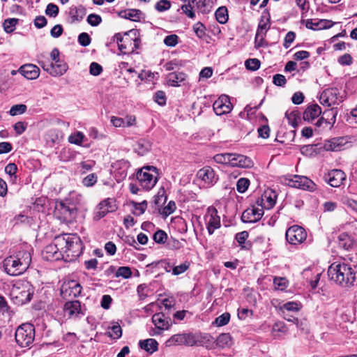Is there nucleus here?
<instances>
[{"instance_id": "obj_28", "label": "nucleus", "mask_w": 357, "mask_h": 357, "mask_svg": "<svg viewBox=\"0 0 357 357\" xmlns=\"http://www.w3.org/2000/svg\"><path fill=\"white\" fill-rule=\"evenodd\" d=\"M69 15L73 22H79L86 15V8L82 5L79 6H72L70 8Z\"/></svg>"}, {"instance_id": "obj_30", "label": "nucleus", "mask_w": 357, "mask_h": 357, "mask_svg": "<svg viewBox=\"0 0 357 357\" xmlns=\"http://www.w3.org/2000/svg\"><path fill=\"white\" fill-rule=\"evenodd\" d=\"M337 108H330L323 112V116L326 118V127L328 126L331 130L336 121V116L337 115Z\"/></svg>"}, {"instance_id": "obj_27", "label": "nucleus", "mask_w": 357, "mask_h": 357, "mask_svg": "<svg viewBox=\"0 0 357 357\" xmlns=\"http://www.w3.org/2000/svg\"><path fill=\"white\" fill-rule=\"evenodd\" d=\"M186 77V75L183 72L170 73L167 76V82L171 86H178L183 82Z\"/></svg>"}, {"instance_id": "obj_52", "label": "nucleus", "mask_w": 357, "mask_h": 357, "mask_svg": "<svg viewBox=\"0 0 357 357\" xmlns=\"http://www.w3.org/2000/svg\"><path fill=\"white\" fill-rule=\"evenodd\" d=\"M245 66L248 70H256L260 67V61L257 59H248L245 61Z\"/></svg>"}, {"instance_id": "obj_40", "label": "nucleus", "mask_w": 357, "mask_h": 357, "mask_svg": "<svg viewBox=\"0 0 357 357\" xmlns=\"http://www.w3.org/2000/svg\"><path fill=\"white\" fill-rule=\"evenodd\" d=\"M237 160H238V162L234 163V165H236V167L248 168L253 165L252 160L245 155L239 154V156H237Z\"/></svg>"}, {"instance_id": "obj_35", "label": "nucleus", "mask_w": 357, "mask_h": 357, "mask_svg": "<svg viewBox=\"0 0 357 357\" xmlns=\"http://www.w3.org/2000/svg\"><path fill=\"white\" fill-rule=\"evenodd\" d=\"M215 16L220 24L227 23L229 19L227 8L225 6L219 7L215 13Z\"/></svg>"}, {"instance_id": "obj_25", "label": "nucleus", "mask_w": 357, "mask_h": 357, "mask_svg": "<svg viewBox=\"0 0 357 357\" xmlns=\"http://www.w3.org/2000/svg\"><path fill=\"white\" fill-rule=\"evenodd\" d=\"M346 140L343 137L333 138L324 143V149L326 151H337L345 144Z\"/></svg>"}, {"instance_id": "obj_16", "label": "nucleus", "mask_w": 357, "mask_h": 357, "mask_svg": "<svg viewBox=\"0 0 357 357\" xmlns=\"http://www.w3.org/2000/svg\"><path fill=\"white\" fill-rule=\"evenodd\" d=\"M152 322L155 326V329H152L153 332H150L151 335L160 333L161 331L168 329L169 327V319L165 317L163 313H156L152 317Z\"/></svg>"}, {"instance_id": "obj_7", "label": "nucleus", "mask_w": 357, "mask_h": 357, "mask_svg": "<svg viewBox=\"0 0 357 357\" xmlns=\"http://www.w3.org/2000/svg\"><path fill=\"white\" fill-rule=\"evenodd\" d=\"M156 168L154 167H144L137 173V178L142 187L146 190L153 188L157 183Z\"/></svg>"}, {"instance_id": "obj_32", "label": "nucleus", "mask_w": 357, "mask_h": 357, "mask_svg": "<svg viewBox=\"0 0 357 357\" xmlns=\"http://www.w3.org/2000/svg\"><path fill=\"white\" fill-rule=\"evenodd\" d=\"M232 344L233 341L229 333H222L216 339V345L220 348L230 347Z\"/></svg>"}, {"instance_id": "obj_11", "label": "nucleus", "mask_w": 357, "mask_h": 357, "mask_svg": "<svg viewBox=\"0 0 357 357\" xmlns=\"http://www.w3.org/2000/svg\"><path fill=\"white\" fill-rule=\"evenodd\" d=\"M82 287L80 284L75 280L64 282L61 287V295L65 299L75 298L80 295Z\"/></svg>"}, {"instance_id": "obj_41", "label": "nucleus", "mask_w": 357, "mask_h": 357, "mask_svg": "<svg viewBox=\"0 0 357 357\" xmlns=\"http://www.w3.org/2000/svg\"><path fill=\"white\" fill-rule=\"evenodd\" d=\"M18 21L19 20L16 18H9L5 20L3 23V27L4 31L8 33L13 32L14 30L15 29Z\"/></svg>"}, {"instance_id": "obj_55", "label": "nucleus", "mask_w": 357, "mask_h": 357, "mask_svg": "<svg viewBox=\"0 0 357 357\" xmlns=\"http://www.w3.org/2000/svg\"><path fill=\"white\" fill-rule=\"evenodd\" d=\"M153 238L155 242L163 244L167 238V235L164 231L158 230L153 234Z\"/></svg>"}, {"instance_id": "obj_39", "label": "nucleus", "mask_w": 357, "mask_h": 357, "mask_svg": "<svg viewBox=\"0 0 357 357\" xmlns=\"http://www.w3.org/2000/svg\"><path fill=\"white\" fill-rule=\"evenodd\" d=\"M119 15L127 20L138 21L140 18V12L137 10H123L119 13Z\"/></svg>"}, {"instance_id": "obj_8", "label": "nucleus", "mask_w": 357, "mask_h": 357, "mask_svg": "<svg viewBox=\"0 0 357 357\" xmlns=\"http://www.w3.org/2000/svg\"><path fill=\"white\" fill-rule=\"evenodd\" d=\"M287 184L290 187L299 188L304 190L314 191L316 189L315 183L304 176L293 175L286 179Z\"/></svg>"}, {"instance_id": "obj_61", "label": "nucleus", "mask_w": 357, "mask_h": 357, "mask_svg": "<svg viewBox=\"0 0 357 357\" xmlns=\"http://www.w3.org/2000/svg\"><path fill=\"white\" fill-rule=\"evenodd\" d=\"M45 13L50 17H55L59 13V7L54 3H49L47 6Z\"/></svg>"}, {"instance_id": "obj_62", "label": "nucleus", "mask_w": 357, "mask_h": 357, "mask_svg": "<svg viewBox=\"0 0 357 357\" xmlns=\"http://www.w3.org/2000/svg\"><path fill=\"white\" fill-rule=\"evenodd\" d=\"M91 41V38L87 33L83 32L78 36V43L83 47L89 46Z\"/></svg>"}, {"instance_id": "obj_45", "label": "nucleus", "mask_w": 357, "mask_h": 357, "mask_svg": "<svg viewBox=\"0 0 357 357\" xmlns=\"http://www.w3.org/2000/svg\"><path fill=\"white\" fill-rule=\"evenodd\" d=\"M108 336L113 339H119L122 335V329L119 324H114L109 328Z\"/></svg>"}, {"instance_id": "obj_57", "label": "nucleus", "mask_w": 357, "mask_h": 357, "mask_svg": "<svg viewBox=\"0 0 357 357\" xmlns=\"http://www.w3.org/2000/svg\"><path fill=\"white\" fill-rule=\"evenodd\" d=\"M102 22V18L99 15L90 14L87 17V22L92 26H96L99 25Z\"/></svg>"}, {"instance_id": "obj_60", "label": "nucleus", "mask_w": 357, "mask_h": 357, "mask_svg": "<svg viewBox=\"0 0 357 357\" xmlns=\"http://www.w3.org/2000/svg\"><path fill=\"white\" fill-rule=\"evenodd\" d=\"M211 2V0H197L196 7L197 9L200 10L202 13H208L210 10L206 9V7L210 5Z\"/></svg>"}, {"instance_id": "obj_34", "label": "nucleus", "mask_w": 357, "mask_h": 357, "mask_svg": "<svg viewBox=\"0 0 357 357\" xmlns=\"http://www.w3.org/2000/svg\"><path fill=\"white\" fill-rule=\"evenodd\" d=\"M188 337H189V335L186 334H176L172 335L166 342V344L167 346L185 344L187 342Z\"/></svg>"}, {"instance_id": "obj_24", "label": "nucleus", "mask_w": 357, "mask_h": 357, "mask_svg": "<svg viewBox=\"0 0 357 357\" xmlns=\"http://www.w3.org/2000/svg\"><path fill=\"white\" fill-rule=\"evenodd\" d=\"M337 89H326L323 91L320 96V102L323 105L331 106L337 103Z\"/></svg>"}, {"instance_id": "obj_53", "label": "nucleus", "mask_w": 357, "mask_h": 357, "mask_svg": "<svg viewBox=\"0 0 357 357\" xmlns=\"http://www.w3.org/2000/svg\"><path fill=\"white\" fill-rule=\"evenodd\" d=\"M98 180V177L96 174H90L83 178L82 183L84 186L91 187L93 186Z\"/></svg>"}, {"instance_id": "obj_20", "label": "nucleus", "mask_w": 357, "mask_h": 357, "mask_svg": "<svg viewBox=\"0 0 357 357\" xmlns=\"http://www.w3.org/2000/svg\"><path fill=\"white\" fill-rule=\"evenodd\" d=\"M40 66L44 70L54 77L63 75L68 69V65L66 63L54 64L51 63L50 64H45L44 62H41Z\"/></svg>"}, {"instance_id": "obj_22", "label": "nucleus", "mask_w": 357, "mask_h": 357, "mask_svg": "<svg viewBox=\"0 0 357 357\" xmlns=\"http://www.w3.org/2000/svg\"><path fill=\"white\" fill-rule=\"evenodd\" d=\"M64 313L69 318L77 317L82 314L81 303L79 301L66 302L63 307Z\"/></svg>"}, {"instance_id": "obj_44", "label": "nucleus", "mask_w": 357, "mask_h": 357, "mask_svg": "<svg viewBox=\"0 0 357 357\" xmlns=\"http://www.w3.org/2000/svg\"><path fill=\"white\" fill-rule=\"evenodd\" d=\"M294 322L297 328L301 330L303 333L308 334L310 333V326L306 319L298 320V319H294Z\"/></svg>"}, {"instance_id": "obj_2", "label": "nucleus", "mask_w": 357, "mask_h": 357, "mask_svg": "<svg viewBox=\"0 0 357 357\" xmlns=\"http://www.w3.org/2000/svg\"><path fill=\"white\" fill-rule=\"evenodd\" d=\"M56 242L61 250L64 261L75 260L82 253L83 245L77 234H63L56 236Z\"/></svg>"}, {"instance_id": "obj_1", "label": "nucleus", "mask_w": 357, "mask_h": 357, "mask_svg": "<svg viewBox=\"0 0 357 357\" xmlns=\"http://www.w3.org/2000/svg\"><path fill=\"white\" fill-rule=\"evenodd\" d=\"M329 279L342 287H351L356 281V272L346 263L334 262L328 269Z\"/></svg>"}, {"instance_id": "obj_58", "label": "nucleus", "mask_w": 357, "mask_h": 357, "mask_svg": "<svg viewBox=\"0 0 357 357\" xmlns=\"http://www.w3.org/2000/svg\"><path fill=\"white\" fill-rule=\"evenodd\" d=\"M102 72V67L96 62H92L89 66V73L93 76H98Z\"/></svg>"}, {"instance_id": "obj_10", "label": "nucleus", "mask_w": 357, "mask_h": 357, "mask_svg": "<svg viewBox=\"0 0 357 357\" xmlns=\"http://www.w3.org/2000/svg\"><path fill=\"white\" fill-rule=\"evenodd\" d=\"M204 220L206 225L208 232L210 235L214 233V231L220 227V218L218 214V211L215 207L210 206L204 215Z\"/></svg>"}, {"instance_id": "obj_50", "label": "nucleus", "mask_w": 357, "mask_h": 357, "mask_svg": "<svg viewBox=\"0 0 357 357\" xmlns=\"http://www.w3.org/2000/svg\"><path fill=\"white\" fill-rule=\"evenodd\" d=\"M190 267V262L185 261L183 264L178 266H174L172 268V274L174 275H178L184 272H185L188 268Z\"/></svg>"}, {"instance_id": "obj_6", "label": "nucleus", "mask_w": 357, "mask_h": 357, "mask_svg": "<svg viewBox=\"0 0 357 357\" xmlns=\"http://www.w3.org/2000/svg\"><path fill=\"white\" fill-rule=\"evenodd\" d=\"M15 341L21 347H29L34 340L35 329L31 324H23L15 332Z\"/></svg>"}, {"instance_id": "obj_18", "label": "nucleus", "mask_w": 357, "mask_h": 357, "mask_svg": "<svg viewBox=\"0 0 357 357\" xmlns=\"http://www.w3.org/2000/svg\"><path fill=\"white\" fill-rule=\"evenodd\" d=\"M277 195L271 190L264 191L261 197L257 201V204L263 210L273 208L275 204Z\"/></svg>"}, {"instance_id": "obj_37", "label": "nucleus", "mask_w": 357, "mask_h": 357, "mask_svg": "<svg viewBox=\"0 0 357 357\" xmlns=\"http://www.w3.org/2000/svg\"><path fill=\"white\" fill-rule=\"evenodd\" d=\"M126 40H123V43H121L119 50L122 54H131L133 53V48H131L132 39L130 38L128 33H125Z\"/></svg>"}, {"instance_id": "obj_36", "label": "nucleus", "mask_w": 357, "mask_h": 357, "mask_svg": "<svg viewBox=\"0 0 357 357\" xmlns=\"http://www.w3.org/2000/svg\"><path fill=\"white\" fill-rule=\"evenodd\" d=\"M151 149V144L145 139H140L136 144L135 150L139 155H144Z\"/></svg>"}, {"instance_id": "obj_26", "label": "nucleus", "mask_w": 357, "mask_h": 357, "mask_svg": "<svg viewBox=\"0 0 357 357\" xmlns=\"http://www.w3.org/2000/svg\"><path fill=\"white\" fill-rule=\"evenodd\" d=\"M321 114V109L317 104L307 107L303 113V119L312 121Z\"/></svg>"}, {"instance_id": "obj_47", "label": "nucleus", "mask_w": 357, "mask_h": 357, "mask_svg": "<svg viewBox=\"0 0 357 357\" xmlns=\"http://www.w3.org/2000/svg\"><path fill=\"white\" fill-rule=\"evenodd\" d=\"M132 275L131 269L128 266H121L119 267L116 273L115 276L116 278L122 277L123 278L128 279L130 278Z\"/></svg>"}, {"instance_id": "obj_59", "label": "nucleus", "mask_w": 357, "mask_h": 357, "mask_svg": "<svg viewBox=\"0 0 357 357\" xmlns=\"http://www.w3.org/2000/svg\"><path fill=\"white\" fill-rule=\"evenodd\" d=\"M194 31L197 37L202 38L205 35L206 28L204 25L201 22H197L193 26Z\"/></svg>"}, {"instance_id": "obj_54", "label": "nucleus", "mask_w": 357, "mask_h": 357, "mask_svg": "<svg viewBox=\"0 0 357 357\" xmlns=\"http://www.w3.org/2000/svg\"><path fill=\"white\" fill-rule=\"evenodd\" d=\"M273 284L276 289L283 290L287 287L288 281L284 278H275Z\"/></svg>"}, {"instance_id": "obj_38", "label": "nucleus", "mask_w": 357, "mask_h": 357, "mask_svg": "<svg viewBox=\"0 0 357 357\" xmlns=\"http://www.w3.org/2000/svg\"><path fill=\"white\" fill-rule=\"evenodd\" d=\"M270 28V22L269 18H264V17H261L256 33V41H257V39L260 37L261 33H264V31H267Z\"/></svg>"}, {"instance_id": "obj_33", "label": "nucleus", "mask_w": 357, "mask_h": 357, "mask_svg": "<svg viewBox=\"0 0 357 357\" xmlns=\"http://www.w3.org/2000/svg\"><path fill=\"white\" fill-rule=\"evenodd\" d=\"M287 331L288 329L285 324L284 322L279 321L273 325L271 333L275 338H278L280 336V334L285 335L287 333Z\"/></svg>"}, {"instance_id": "obj_23", "label": "nucleus", "mask_w": 357, "mask_h": 357, "mask_svg": "<svg viewBox=\"0 0 357 357\" xmlns=\"http://www.w3.org/2000/svg\"><path fill=\"white\" fill-rule=\"evenodd\" d=\"M301 308V305L300 303H298L296 302L289 301L287 303H285L280 306V311L281 313V315L283 317L284 319H286L288 321H293L294 320L291 318H287V313L292 312H298Z\"/></svg>"}, {"instance_id": "obj_51", "label": "nucleus", "mask_w": 357, "mask_h": 357, "mask_svg": "<svg viewBox=\"0 0 357 357\" xmlns=\"http://www.w3.org/2000/svg\"><path fill=\"white\" fill-rule=\"evenodd\" d=\"M230 319V314L227 312L223 313L222 314L218 317L214 324L218 326H223L228 324Z\"/></svg>"}, {"instance_id": "obj_5", "label": "nucleus", "mask_w": 357, "mask_h": 357, "mask_svg": "<svg viewBox=\"0 0 357 357\" xmlns=\"http://www.w3.org/2000/svg\"><path fill=\"white\" fill-rule=\"evenodd\" d=\"M77 215L76 206L68 199H65L56 204L54 215L61 221L70 223L75 220Z\"/></svg>"}, {"instance_id": "obj_3", "label": "nucleus", "mask_w": 357, "mask_h": 357, "mask_svg": "<svg viewBox=\"0 0 357 357\" xmlns=\"http://www.w3.org/2000/svg\"><path fill=\"white\" fill-rule=\"evenodd\" d=\"M31 262V255L28 250H20L16 255L6 257L3 261L5 272L12 276L24 273Z\"/></svg>"}, {"instance_id": "obj_21", "label": "nucleus", "mask_w": 357, "mask_h": 357, "mask_svg": "<svg viewBox=\"0 0 357 357\" xmlns=\"http://www.w3.org/2000/svg\"><path fill=\"white\" fill-rule=\"evenodd\" d=\"M27 79H36L40 75V69L33 64L22 66L18 70Z\"/></svg>"}, {"instance_id": "obj_43", "label": "nucleus", "mask_w": 357, "mask_h": 357, "mask_svg": "<svg viewBox=\"0 0 357 357\" xmlns=\"http://www.w3.org/2000/svg\"><path fill=\"white\" fill-rule=\"evenodd\" d=\"M131 204L135 209L134 214L138 216L143 214L147 208L146 201H143L140 203L132 202Z\"/></svg>"}, {"instance_id": "obj_19", "label": "nucleus", "mask_w": 357, "mask_h": 357, "mask_svg": "<svg viewBox=\"0 0 357 357\" xmlns=\"http://www.w3.org/2000/svg\"><path fill=\"white\" fill-rule=\"evenodd\" d=\"M264 215V210L255 206L245 210L241 215V220L244 222H256Z\"/></svg>"}, {"instance_id": "obj_64", "label": "nucleus", "mask_w": 357, "mask_h": 357, "mask_svg": "<svg viewBox=\"0 0 357 357\" xmlns=\"http://www.w3.org/2000/svg\"><path fill=\"white\" fill-rule=\"evenodd\" d=\"M164 43L169 47H174L178 43V36L172 34L165 37Z\"/></svg>"}, {"instance_id": "obj_15", "label": "nucleus", "mask_w": 357, "mask_h": 357, "mask_svg": "<svg viewBox=\"0 0 357 357\" xmlns=\"http://www.w3.org/2000/svg\"><path fill=\"white\" fill-rule=\"evenodd\" d=\"M197 176L207 186L214 185L218 179L213 168L209 166H206L199 169Z\"/></svg>"}, {"instance_id": "obj_13", "label": "nucleus", "mask_w": 357, "mask_h": 357, "mask_svg": "<svg viewBox=\"0 0 357 357\" xmlns=\"http://www.w3.org/2000/svg\"><path fill=\"white\" fill-rule=\"evenodd\" d=\"M116 209L114 199L107 198L101 202L97 206L94 218L100 220L108 213L113 212Z\"/></svg>"}, {"instance_id": "obj_48", "label": "nucleus", "mask_w": 357, "mask_h": 357, "mask_svg": "<svg viewBox=\"0 0 357 357\" xmlns=\"http://www.w3.org/2000/svg\"><path fill=\"white\" fill-rule=\"evenodd\" d=\"M250 185V181L245 178H241L238 180L236 183V190L240 193L245 192Z\"/></svg>"}, {"instance_id": "obj_46", "label": "nucleus", "mask_w": 357, "mask_h": 357, "mask_svg": "<svg viewBox=\"0 0 357 357\" xmlns=\"http://www.w3.org/2000/svg\"><path fill=\"white\" fill-rule=\"evenodd\" d=\"M231 157V153H219L214 155L213 159L217 163L229 165V162L231 161L229 160Z\"/></svg>"}, {"instance_id": "obj_17", "label": "nucleus", "mask_w": 357, "mask_h": 357, "mask_svg": "<svg viewBox=\"0 0 357 357\" xmlns=\"http://www.w3.org/2000/svg\"><path fill=\"white\" fill-rule=\"evenodd\" d=\"M345 178L344 172L340 169H333L324 176L325 181L334 188L340 186Z\"/></svg>"}, {"instance_id": "obj_14", "label": "nucleus", "mask_w": 357, "mask_h": 357, "mask_svg": "<svg viewBox=\"0 0 357 357\" xmlns=\"http://www.w3.org/2000/svg\"><path fill=\"white\" fill-rule=\"evenodd\" d=\"M60 247H59L56 242V237L54 240L52 244L47 245L44 250L43 257L47 260L50 261H57L59 259H63V255Z\"/></svg>"}, {"instance_id": "obj_49", "label": "nucleus", "mask_w": 357, "mask_h": 357, "mask_svg": "<svg viewBox=\"0 0 357 357\" xmlns=\"http://www.w3.org/2000/svg\"><path fill=\"white\" fill-rule=\"evenodd\" d=\"M26 106L24 104L15 105L11 107L9 114L11 116H17L22 114L26 111Z\"/></svg>"}, {"instance_id": "obj_9", "label": "nucleus", "mask_w": 357, "mask_h": 357, "mask_svg": "<svg viewBox=\"0 0 357 357\" xmlns=\"http://www.w3.org/2000/svg\"><path fill=\"white\" fill-rule=\"evenodd\" d=\"M285 236L290 244L298 245L306 239L307 233L303 227L293 225L286 231Z\"/></svg>"}, {"instance_id": "obj_29", "label": "nucleus", "mask_w": 357, "mask_h": 357, "mask_svg": "<svg viewBox=\"0 0 357 357\" xmlns=\"http://www.w3.org/2000/svg\"><path fill=\"white\" fill-rule=\"evenodd\" d=\"M139 345L141 349L149 354H153L158 349V343L155 339L149 338L145 340H140Z\"/></svg>"}, {"instance_id": "obj_31", "label": "nucleus", "mask_w": 357, "mask_h": 357, "mask_svg": "<svg viewBox=\"0 0 357 357\" xmlns=\"http://www.w3.org/2000/svg\"><path fill=\"white\" fill-rule=\"evenodd\" d=\"M354 239L347 234L342 233L338 236V245L345 250H349L354 245Z\"/></svg>"}, {"instance_id": "obj_63", "label": "nucleus", "mask_w": 357, "mask_h": 357, "mask_svg": "<svg viewBox=\"0 0 357 357\" xmlns=\"http://www.w3.org/2000/svg\"><path fill=\"white\" fill-rule=\"evenodd\" d=\"M155 101L160 105L163 106L166 104V96L165 92L158 91L154 96Z\"/></svg>"}, {"instance_id": "obj_12", "label": "nucleus", "mask_w": 357, "mask_h": 357, "mask_svg": "<svg viewBox=\"0 0 357 357\" xmlns=\"http://www.w3.org/2000/svg\"><path fill=\"white\" fill-rule=\"evenodd\" d=\"M213 108L215 113L218 115H223L229 113L233 105L231 103L230 98L227 95H221L213 103Z\"/></svg>"}, {"instance_id": "obj_42", "label": "nucleus", "mask_w": 357, "mask_h": 357, "mask_svg": "<svg viewBox=\"0 0 357 357\" xmlns=\"http://www.w3.org/2000/svg\"><path fill=\"white\" fill-rule=\"evenodd\" d=\"M84 135L79 131L72 133L68 137V142L71 144H74L76 145H82V143L84 139Z\"/></svg>"}, {"instance_id": "obj_4", "label": "nucleus", "mask_w": 357, "mask_h": 357, "mask_svg": "<svg viewBox=\"0 0 357 357\" xmlns=\"http://www.w3.org/2000/svg\"><path fill=\"white\" fill-rule=\"evenodd\" d=\"M33 293L29 282L18 281L13 285L10 296L17 305H23L31 301Z\"/></svg>"}, {"instance_id": "obj_56", "label": "nucleus", "mask_w": 357, "mask_h": 357, "mask_svg": "<svg viewBox=\"0 0 357 357\" xmlns=\"http://www.w3.org/2000/svg\"><path fill=\"white\" fill-rule=\"evenodd\" d=\"M171 7L170 1L168 0H160L155 6V8L159 12L169 10Z\"/></svg>"}]
</instances>
